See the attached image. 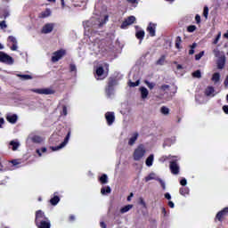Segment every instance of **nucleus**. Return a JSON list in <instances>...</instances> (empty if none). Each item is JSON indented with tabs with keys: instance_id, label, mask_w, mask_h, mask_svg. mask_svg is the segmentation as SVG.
<instances>
[{
	"instance_id": "nucleus-1",
	"label": "nucleus",
	"mask_w": 228,
	"mask_h": 228,
	"mask_svg": "<svg viewBox=\"0 0 228 228\" xmlns=\"http://www.w3.org/2000/svg\"><path fill=\"white\" fill-rule=\"evenodd\" d=\"M35 225L37 228H51V221L42 210L35 213Z\"/></svg>"
},
{
	"instance_id": "nucleus-2",
	"label": "nucleus",
	"mask_w": 228,
	"mask_h": 228,
	"mask_svg": "<svg viewBox=\"0 0 228 228\" xmlns=\"http://www.w3.org/2000/svg\"><path fill=\"white\" fill-rule=\"evenodd\" d=\"M118 85V80L116 77H110L108 80V86H105V94L110 98L114 94L115 86Z\"/></svg>"
},
{
	"instance_id": "nucleus-3",
	"label": "nucleus",
	"mask_w": 228,
	"mask_h": 228,
	"mask_svg": "<svg viewBox=\"0 0 228 228\" xmlns=\"http://www.w3.org/2000/svg\"><path fill=\"white\" fill-rule=\"evenodd\" d=\"M147 151L146 147L143 144H139L135 151L133 152L134 161H140L146 155Z\"/></svg>"
},
{
	"instance_id": "nucleus-4",
	"label": "nucleus",
	"mask_w": 228,
	"mask_h": 228,
	"mask_svg": "<svg viewBox=\"0 0 228 228\" xmlns=\"http://www.w3.org/2000/svg\"><path fill=\"white\" fill-rule=\"evenodd\" d=\"M110 65L108 62H104L103 66H99L96 68L95 73L98 77H102L104 79L108 77Z\"/></svg>"
},
{
	"instance_id": "nucleus-5",
	"label": "nucleus",
	"mask_w": 228,
	"mask_h": 228,
	"mask_svg": "<svg viewBox=\"0 0 228 228\" xmlns=\"http://www.w3.org/2000/svg\"><path fill=\"white\" fill-rule=\"evenodd\" d=\"M0 62L6 65H12L15 61L11 55H8L4 52L0 51Z\"/></svg>"
},
{
	"instance_id": "nucleus-6",
	"label": "nucleus",
	"mask_w": 228,
	"mask_h": 228,
	"mask_svg": "<svg viewBox=\"0 0 228 228\" xmlns=\"http://www.w3.org/2000/svg\"><path fill=\"white\" fill-rule=\"evenodd\" d=\"M67 54V51L64 49L57 50L53 53L52 61L56 63Z\"/></svg>"
},
{
	"instance_id": "nucleus-7",
	"label": "nucleus",
	"mask_w": 228,
	"mask_h": 228,
	"mask_svg": "<svg viewBox=\"0 0 228 228\" xmlns=\"http://www.w3.org/2000/svg\"><path fill=\"white\" fill-rule=\"evenodd\" d=\"M70 135H71V131H69L67 134V136H66V138H64L63 142L59 146H52L51 149L53 151L63 149L66 146V144L68 143L69 140L70 139Z\"/></svg>"
},
{
	"instance_id": "nucleus-8",
	"label": "nucleus",
	"mask_w": 228,
	"mask_h": 228,
	"mask_svg": "<svg viewBox=\"0 0 228 228\" xmlns=\"http://www.w3.org/2000/svg\"><path fill=\"white\" fill-rule=\"evenodd\" d=\"M228 216V207H225L216 215L215 221L223 222L224 217Z\"/></svg>"
},
{
	"instance_id": "nucleus-9",
	"label": "nucleus",
	"mask_w": 228,
	"mask_h": 228,
	"mask_svg": "<svg viewBox=\"0 0 228 228\" xmlns=\"http://www.w3.org/2000/svg\"><path fill=\"white\" fill-rule=\"evenodd\" d=\"M34 93L41 95H53L54 94V91L51 88H40V89H33Z\"/></svg>"
},
{
	"instance_id": "nucleus-10",
	"label": "nucleus",
	"mask_w": 228,
	"mask_h": 228,
	"mask_svg": "<svg viewBox=\"0 0 228 228\" xmlns=\"http://www.w3.org/2000/svg\"><path fill=\"white\" fill-rule=\"evenodd\" d=\"M135 20L134 16H129L122 22L121 28L126 29L129 25L134 24Z\"/></svg>"
},
{
	"instance_id": "nucleus-11",
	"label": "nucleus",
	"mask_w": 228,
	"mask_h": 228,
	"mask_svg": "<svg viewBox=\"0 0 228 228\" xmlns=\"http://www.w3.org/2000/svg\"><path fill=\"white\" fill-rule=\"evenodd\" d=\"M105 120H107L108 126H112L115 122V113L112 111L105 113Z\"/></svg>"
},
{
	"instance_id": "nucleus-12",
	"label": "nucleus",
	"mask_w": 228,
	"mask_h": 228,
	"mask_svg": "<svg viewBox=\"0 0 228 228\" xmlns=\"http://www.w3.org/2000/svg\"><path fill=\"white\" fill-rule=\"evenodd\" d=\"M54 28V24L53 23H47L45 26H43L42 29H41V33L47 35L53 32Z\"/></svg>"
},
{
	"instance_id": "nucleus-13",
	"label": "nucleus",
	"mask_w": 228,
	"mask_h": 228,
	"mask_svg": "<svg viewBox=\"0 0 228 228\" xmlns=\"http://www.w3.org/2000/svg\"><path fill=\"white\" fill-rule=\"evenodd\" d=\"M157 24L150 22L149 26L146 28V31L150 34L151 37L156 36Z\"/></svg>"
},
{
	"instance_id": "nucleus-14",
	"label": "nucleus",
	"mask_w": 228,
	"mask_h": 228,
	"mask_svg": "<svg viewBox=\"0 0 228 228\" xmlns=\"http://www.w3.org/2000/svg\"><path fill=\"white\" fill-rule=\"evenodd\" d=\"M7 42L9 43H12V46L11 47V50L13 51V52H16L17 49H18V41L16 39L15 37H12V36H9L7 37Z\"/></svg>"
},
{
	"instance_id": "nucleus-15",
	"label": "nucleus",
	"mask_w": 228,
	"mask_h": 228,
	"mask_svg": "<svg viewBox=\"0 0 228 228\" xmlns=\"http://www.w3.org/2000/svg\"><path fill=\"white\" fill-rule=\"evenodd\" d=\"M170 171L173 175H178L179 174V166L175 160H173L170 162Z\"/></svg>"
},
{
	"instance_id": "nucleus-16",
	"label": "nucleus",
	"mask_w": 228,
	"mask_h": 228,
	"mask_svg": "<svg viewBox=\"0 0 228 228\" xmlns=\"http://www.w3.org/2000/svg\"><path fill=\"white\" fill-rule=\"evenodd\" d=\"M139 91H140V94H141V99L146 100L148 98V95H149L148 89L144 86H141L139 88Z\"/></svg>"
},
{
	"instance_id": "nucleus-17",
	"label": "nucleus",
	"mask_w": 228,
	"mask_h": 228,
	"mask_svg": "<svg viewBox=\"0 0 228 228\" xmlns=\"http://www.w3.org/2000/svg\"><path fill=\"white\" fill-rule=\"evenodd\" d=\"M6 120L14 125L17 123V120H18V116L16 114H12V115H7L6 116Z\"/></svg>"
},
{
	"instance_id": "nucleus-18",
	"label": "nucleus",
	"mask_w": 228,
	"mask_h": 228,
	"mask_svg": "<svg viewBox=\"0 0 228 228\" xmlns=\"http://www.w3.org/2000/svg\"><path fill=\"white\" fill-rule=\"evenodd\" d=\"M226 57L222 56L221 59H218L217 61V68L218 69H224L225 66Z\"/></svg>"
},
{
	"instance_id": "nucleus-19",
	"label": "nucleus",
	"mask_w": 228,
	"mask_h": 228,
	"mask_svg": "<svg viewBox=\"0 0 228 228\" xmlns=\"http://www.w3.org/2000/svg\"><path fill=\"white\" fill-rule=\"evenodd\" d=\"M144 35H145V32L143 30H138L136 31L135 33V37L136 38L139 40L140 43L142 42L143 38H144Z\"/></svg>"
},
{
	"instance_id": "nucleus-20",
	"label": "nucleus",
	"mask_w": 228,
	"mask_h": 228,
	"mask_svg": "<svg viewBox=\"0 0 228 228\" xmlns=\"http://www.w3.org/2000/svg\"><path fill=\"white\" fill-rule=\"evenodd\" d=\"M57 193H54L53 198H52L49 202L50 204H52L53 206H56L57 204H59L61 199L58 195H56Z\"/></svg>"
},
{
	"instance_id": "nucleus-21",
	"label": "nucleus",
	"mask_w": 228,
	"mask_h": 228,
	"mask_svg": "<svg viewBox=\"0 0 228 228\" xmlns=\"http://www.w3.org/2000/svg\"><path fill=\"white\" fill-rule=\"evenodd\" d=\"M153 162H154V155L151 154L149 158L146 159L145 164L147 167H151V166H153Z\"/></svg>"
},
{
	"instance_id": "nucleus-22",
	"label": "nucleus",
	"mask_w": 228,
	"mask_h": 228,
	"mask_svg": "<svg viewBox=\"0 0 228 228\" xmlns=\"http://www.w3.org/2000/svg\"><path fill=\"white\" fill-rule=\"evenodd\" d=\"M98 181H100L102 185L107 184L109 183L108 175L103 174L100 178H98Z\"/></svg>"
},
{
	"instance_id": "nucleus-23",
	"label": "nucleus",
	"mask_w": 228,
	"mask_h": 228,
	"mask_svg": "<svg viewBox=\"0 0 228 228\" xmlns=\"http://www.w3.org/2000/svg\"><path fill=\"white\" fill-rule=\"evenodd\" d=\"M182 43H183L182 37H177L176 39L175 40V47L177 48L178 50H181L183 48L181 45Z\"/></svg>"
},
{
	"instance_id": "nucleus-24",
	"label": "nucleus",
	"mask_w": 228,
	"mask_h": 228,
	"mask_svg": "<svg viewBox=\"0 0 228 228\" xmlns=\"http://www.w3.org/2000/svg\"><path fill=\"white\" fill-rule=\"evenodd\" d=\"M213 53L215 55L216 58H218V59H222L223 57H225V55L224 54L223 52H221L220 50L218 49H214L213 50Z\"/></svg>"
},
{
	"instance_id": "nucleus-25",
	"label": "nucleus",
	"mask_w": 228,
	"mask_h": 228,
	"mask_svg": "<svg viewBox=\"0 0 228 228\" xmlns=\"http://www.w3.org/2000/svg\"><path fill=\"white\" fill-rule=\"evenodd\" d=\"M189 192H190V189L188 187H182L179 189V193L182 196L185 197L186 195H189Z\"/></svg>"
},
{
	"instance_id": "nucleus-26",
	"label": "nucleus",
	"mask_w": 228,
	"mask_h": 228,
	"mask_svg": "<svg viewBox=\"0 0 228 228\" xmlns=\"http://www.w3.org/2000/svg\"><path fill=\"white\" fill-rule=\"evenodd\" d=\"M213 94H215V87L213 86H208L205 90V95L211 96Z\"/></svg>"
},
{
	"instance_id": "nucleus-27",
	"label": "nucleus",
	"mask_w": 228,
	"mask_h": 228,
	"mask_svg": "<svg viewBox=\"0 0 228 228\" xmlns=\"http://www.w3.org/2000/svg\"><path fill=\"white\" fill-rule=\"evenodd\" d=\"M112 190L110 186H105L103 188H102L101 192L102 195H107L111 193Z\"/></svg>"
},
{
	"instance_id": "nucleus-28",
	"label": "nucleus",
	"mask_w": 228,
	"mask_h": 228,
	"mask_svg": "<svg viewBox=\"0 0 228 228\" xmlns=\"http://www.w3.org/2000/svg\"><path fill=\"white\" fill-rule=\"evenodd\" d=\"M137 138H138V134L137 133L133 134V136L130 138L128 144L130 146H133L135 143Z\"/></svg>"
},
{
	"instance_id": "nucleus-29",
	"label": "nucleus",
	"mask_w": 228,
	"mask_h": 228,
	"mask_svg": "<svg viewBox=\"0 0 228 228\" xmlns=\"http://www.w3.org/2000/svg\"><path fill=\"white\" fill-rule=\"evenodd\" d=\"M9 145H11L12 147V151H15L19 149L20 147V143L19 142H15V141H11V142H9Z\"/></svg>"
},
{
	"instance_id": "nucleus-30",
	"label": "nucleus",
	"mask_w": 228,
	"mask_h": 228,
	"mask_svg": "<svg viewBox=\"0 0 228 228\" xmlns=\"http://www.w3.org/2000/svg\"><path fill=\"white\" fill-rule=\"evenodd\" d=\"M134 208L133 205H126V207H123L120 210L121 214H126V212H128L130 209H132Z\"/></svg>"
},
{
	"instance_id": "nucleus-31",
	"label": "nucleus",
	"mask_w": 228,
	"mask_h": 228,
	"mask_svg": "<svg viewBox=\"0 0 228 228\" xmlns=\"http://www.w3.org/2000/svg\"><path fill=\"white\" fill-rule=\"evenodd\" d=\"M212 81L216 84L220 81V74L219 73H214L212 77Z\"/></svg>"
},
{
	"instance_id": "nucleus-32",
	"label": "nucleus",
	"mask_w": 228,
	"mask_h": 228,
	"mask_svg": "<svg viewBox=\"0 0 228 228\" xmlns=\"http://www.w3.org/2000/svg\"><path fill=\"white\" fill-rule=\"evenodd\" d=\"M144 83L150 90H153L156 86V84L154 82H150L149 80H145Z\"/></svg>"
},
{
	"instance_id": "nucleus-33",
	"label": "nucleus",
	"mask_w": 228,
	"mask_h": 228,
	"mask_svg": "<svg viewBox=\"0 0 228 228\" xmlns=\"http://www.w3.org/2000/svg\"><path fill=\"white\" fill-rule=\"evenodd\" d=\"M166 59H167V55L160 56V58L157 61L156 65H164Z\"/></svg>"
},
{
	"instance_id": "nucleus-34",
	"label": "nucleus",
	"mask_w": 228,
	"mask_h": 228,
	"mask_svg": "<svg viewBox=\"0 0 228 228\" xmlns=\"http://www.w3.org/2000/svg\"><path fill=\"white\" fill-rule=\"evenodd\" d=\"M18 77H21L24 80H30L33 78L31 75H28V74H18Z\"/></svg>"
},
{
	"instance_id": "nucleus-35",
	"label": "nucleus",
	"mask_w": 228,
	"mask_h": 228,
	"mask_svg": "<svg viewBox=\"0 0 228 228\" xmlns=\"http://www.w3.org/2000/svg\"><path fill=\"white\" fill-rule=\"evenodd\" d=\"M190 47L191 50H189L188 54L192 55L193 53H195V48L197 47V44L193 43Z\"/></svg>"
},
{
	"instance_id": "nucleus-36",
	"label": "nucleus",
	"mask_w": 228,
	"mask_h": 228,
	"mask_svg": "<svg viewBox=\"0 0 228 228\" xmlns=\"http://www.w3.org/2000/svg\"><path fill=\"white\" fill-rule=\"evenodd\" d=\"M47 149L45 147H42L40 150H36V153L38 154L39 157H42V153H45Z\"/></svg>"
},
{
	"instance_id": "nucleus-37",
	"label": "nucleus",
	"mask_w": 228,
	"mask_h": 228,
	"mask_svg": "<svg viewBox=\"0 0 228 228\" xmlns=\"http://www.w3.org/2000/svg\"><path fill=\"white\" fill-rule=\"evenodd\" d=\"M192 77H196V78H201V77H202L201 71H200V69L195 70V71L192 73Z\"/></svg>"
},
{
	"instance_id": "nucleus-38",
	"label": "nucleus",
	"mask_w": 228,
	"mask_h": 228,
	"mask_svg": "<svg viewBox=\"0 0 228 228\" xmlns=\"http://www.w3.org/2000/svg\"><path fill=\"white\" fill-rule=\"evenodd\" d=\"M139 85H140V80H136L135 82L129 80V82H128L129 87H136Z\"/></svg>"
},
{
	"instance_id": "nucleus-39",
	"label": "nucleus",
	"mask_w": 228,
	"mask_h": 228,
	"mask_svg": "<svg viewBox=\"0 0 228 228\" xmlns=\"http://www.w3.org/2000/svg\"><path fill=\"white\" fill-rule=\"evenodd\" d=\"M157 178H155V174L154 173H151L148 176H145V182L148 183L151 180H154Z\"/></svg>"
},
{
	"instance_id": "nucleus-40",
	"label": "nucleus",
	"mask_w": 228,
	"mask_h": 228,
	"mask_svg": "<svg viewBox=\"0 0 228 228\" xmlns=\"http://www.w3.org/2000/svg\"><path fill=\"white\" fill-rule=\"evenodd\" d=\"M196 29H197L196 25H189V26L187 27V32H188V33H192V32H194Z\"/></svg>"
},
{
	"instance_id": "nucleus-41",
	"label": "nucleus",
	"mask_w": 228,
	"mask_h": 228,
	"mask_svg": "<svg viewBox=\"0 0 228 228\" xmlns=\"http://www.w3.org/2000/svg\"><path fill=\"white\" fill-rule=\"evenodd\" d=\"M32 142L34 143H40V142H42V138L38 135H36L32 138Z\"/></svg>"
},
{
	"instance_id": "nucleus-42",
	"label": "nucleus",
	"mask_w": 228,
	"mask_h": 228,
	"mask_svg": "<svg viewBox=\"0 0 228 228\" xmlns=\"http://www.w3.org/2000/svg\"><path fill=\"white\" fill-rule=\"evenodd\" d=\"M160 113H163L164 115L169 114V109L167 108L166 106H163L160 108Z\"/></svg>"
},
{
	"instance_id": "nucleus-43",
	"label": "nucleus",
	"mask_w": 228,
	"mask_h": 228,
	"mask_svg": "<svg viewBox=\"0 0 228 228\" xmlns=\"http://www.w3.org/2000/svg\"><path fill=\"white\" fill-rule=\"evenodd\" d=\"M51 15V11L50 9H46L45 12L41 13L42 18L49 17Z\"/></svg>"
},
{
	"instance_id": "nucleus-44",
	"label": "nucleus",
	"mask_w": 228,
	"mask_h": 228,
	"mask_svg": "<svg viewBox=\"0 0 228 228\" xmlns=\"http://www.w3.org/2000/svg\"><path fill=\"white\" fill-rule=\"evenodd\" d=\"M156 180L159 183L160 186H162V189L164 191L167 190V186L165 184V182H163V180L161 178H157Z\"/></svg>"
},
{
	"instance_id": "nucleus-45",
	"label": "nucleus",
	"mask_w": 228,
	"mask_h": 228,
	"mask_svg": "<svg viewBox=\"0 0 228 228\" xmlns=\"http://www.w3.org/2000/svg\"><path fill=\"white\" fill-rule=\"evenodd\" d=\"M10 16V13L8 11H4L2 14H0V19H6Z\"/></svg>"
},
{
	"instance_id": "nucleus-46",
	"label": "nucleus",
	"mask_w": 228,
	"mask_h": 228,
	"mask_svg": "<svg viewBox=\"0 0 228 228\" xmlns=\"http://www.w3.org/2000/svg\"><path fill=\"white\" fill-rule=\"evenodd\" d=\"M204 54H205L204 51H201L199 54H196L195 55V61L201 60V58L204 56Z\"/></svg>"
},
{
	"instance_id": "nucleus-47",
	"label": "nucleus",
	"mask_w": 228,
	"mask_h": 228,
	"mask_svg": "<svg viewBox=\"0 0 228 228\" xmlns=\"http://www.w3.org/2000/svg\"><path fill=\"white\" fill-rule=\"evenodd\" d=\"M8 25L5 23V20L0 21V29H6Z\"/></svg>"
},
{
	"instance_id": "nucleus-48",
	"label": "nucleus",
	"mask_w": 228,
	"mask_h": 228,
	"mask_svg": "<svg viewBox=\"0 0 228 228\" xmlns=\"http://www.w3.org/2000/svg\"><path fill=\"white\" fill-rule=\"evenodd\" d=\"M208 13H209V8H208V7H207V6H205V7H204V12H203V15H204V17H205L206 19H208Z\"/></svg>"
},
{
	"instance_id": "nucleus-49",
	"label": "nucleus",
	"mask_w": 228,
	"mask_h": 228,
	"mask_svg": "<svg viewBox=\"0 0 228 228\" xmlns=\"http://www.w3.org/2000/svg\"><path fill=\"white\" fill-rule=\"evenodd\" d=\"M77 69L75 64H69V72H77Z\"/></svg>"
},
{
	"instance_id": "nucleus-50",
	"label": "nucleus",
	"mask_w": 228,
	"mask_h": 228,
	"mask_svg": "<svg viewBox=\"0 0 228 228\" xmlns=\"http://www.w3.org/2000/svg\"><path fill=\"white\" fill-rule=\"evenodd\" d=\"M221 37H222V32H219L218 35H217V37H216V38H215L213 44H214V45H217V43L219 42V39H220Z\"/></svg>"
},
{
	"instance_id": "nucleus-51",
	"label": "nucleus",
	"mask_w": 228,
	"mask_h": 228,
	"mask_svg": "<svg viewBox=\"0 0 228 228\" xmlns=\"http://www.w3.org/2000/svg\"><path fill=\"white\" fill-rule=\"evenodd\" d=\"M195 21H196V24L201 23V16H200L199 14H196L195 15Z\"/></svg>"
},
{
	"instance_id": "nucleus-52",
	"label": "nucleus",
	"mask_w": 228,
	"mask_h": 228,
	"mask_svg": "<svg viewBox=\"0 0 228 228\" xmlns=\"http://www.w3.org/2000/svg\"><path fill=\"white\" fill-rule=\"evenodd\" d=\"M169 88H170V86H168V85H164V86H160V90H162V91H167V90H169Z\"/></svg>"
},
{
	"instance_id": "nucleus-53",
	"label": "nucleus",
	"mask_w": 228,
	"mask_h": 228,
	"mask_svg": "<svg viewBox=\"0 0 228 228\" xmlns=\"http://www.w3.org/2000/svg\"><path fill=\"white\" fill-rule=\"evenodd\" d=\"M186 184H188V182L186 181L185 178H182L180 181V185L181 186H186Z\"/></svg>"
},
{
	"instance_id": "nucleus-54",
	"label": "nucleus",
	"mask_w": 228,
	"mask_h": 228,
	"mask_svg": "<svg viewBox=\"0 0 228 228\" xmlns=\"http://www.w3.org/2000/svg\"><path fill=\"white\" fill-rule=\"evenodd\" d=\"M68 110L67 107L65 105L62 106V115L67 116Z\"/></svg>"
},
{
	"instance_id": "nucleus-55",
	"label": "nucleus",
	"mask_w": 228,
	"mask_h": 228,
	"mask_svg": "<svg viewBox=\"0 0 228 228\" xmlns=\"http://www.w3.org/2000/svg\"><path fill=\"white\" fill-rule=\"evenodd\" d=\"M223 111L225 113V114H228V105H224L223 106Z\"/></svg>"
},
{
	"instance_id": "nucleus-56",
	"label": "nucleus",
	"mask_w": 228,
	"mask_h": 228,
	"mask_svg": "<svg viewBox=\"0 0 228 228\" xmlns=\"http://www.w3.org/2000/svg\"><path fill=\"white\" fill-rule=\"evenodd\" d=\"M167 206H169L171 208H175V203L171 200H169V202H167Z\"/></svg>"
},
{
	"instance_id": "nucleus-57",
	"label": "nucleus",
	"mask_w": 228,
	"mask_h": 228,
	"mask_svg": "<svg viewBox=\"0 0 228 228\" xmlns=\"http://www.w3.org/2000/svg\"><path fill=\"white\" fill-rule=\"evenodd\" d=\"M139 200H140L141 205H142L143 207H146V202L144 201V200L142 198H140Z\"/></svg>"
},
{
	"instance_id": "nucleus-58",
	"label": "nucleus",
	"mask_w": 228,
	"mask_h": 228,
	"mask_svg": "<svg viewBox=\"0 0 228 228\" xmlns=\"http://www.w3.org/2000/svg\"><path fill=\"white\" fill-rule=\"evenodd\" d=\"M126 2L131 4H138L137 0H126Z\"/></svg>"
},
{
	"instance_id": "nucleus-59",
	"label": "nucleus",
	"mask_w": 228,
	"mask_h": 228,
	"mask_svg": "<svg viewBox=\"0 0 228 228\" xmlns=\"http://www.w3.org/2000/svg\"><path fill=\"white\" fill-rule=\"evenodd\" d=\"M75 221V216L73 215H70L69 216V222H74Z\"/></svg>"
},
{
	"instance_id": "nucleus-60",
	"label": "nucleus",
	"mask_w": 228,
	"mask_h": 228,
	"mask_svg": "<svg viewBox=\"0 0 228 228\" xmlns=\"http://www.w3.org/2000/svg\"><path fill=\"white\" fill-rule=\"evenodd\" d=\"M162 214L164 216H167V208H165L164 207L162 208Z\"/></svg>"
},
{
	"instance_id": "nucleus-61",
	"label": "nucleus",
	"mask_w": 228,
	"mask_h": 228,
	"mask_svg": "<svg viewBox=\"0 0 228 228\" xmlns=\"http://www.w3.org/2000/svg\"><path fill=\"white\" fill-rule=\"evenodd\" d=\"M165 199H167V200H171V195L168 192H167L165 194Z\"/></svg>"
},
{
	"instance_id": "nucleus-62",
	"label": "nucleus",
	"mask_w": 228,
	"mask_h": 228,
	"mask_svg": "<svg viewBox=\"0 0 228 228\" xmlns=\"http://www.w3.org/2000/svg\"><path fill=\"white\" fill-rule=\"evenodd\" d=\"M4 124V118H0V128H3V125Z\"/></svg>"
},
{
	"instance_id": "nucleus-63",
	"label": "nucleus",
	"mask_w": 228,
	"mask_h": 228,
	"mask_svg": "<svg viewBox=\"0 0 228 228\" xmlns=\"http://www.w3.org/2000/svg\"><path fill=\"white\" fill-rule=\"evenodd\" d=\"M224 86H225L226 89L228 88V75H227V77L224 80Z\"/></svg>"
},
{
	"instance_id": "nucleus-64",
	"label": "nucleus",
	"mask_w": 228,
	"mask_h": 228,
	"mask_svg": "<svg viewBox=\"0 0 228 228\" xmlns=\"http://www.w3.org/2000/svg\"><path fill=\"white\" fill-rule=\"evenodd\" d=\"M101 227L107 228V224H105V222H101Z\"/></svg>"
}]
</instances>
